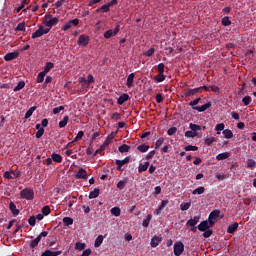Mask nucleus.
<instances>
[{"instance_id": "nucleus-1", "label": "nucleus", "mask_w": 256, "mask_h": 256, "mask_svg": "<svg viewBox=\"0 0 256 256\" xmlns=\"http://www.w3.org/2000/svg\"><path fill=\"white\" fill-rule=\"evenodd\" d=\"M200 101H201V97L196 98L195 100L189 102V106L192 107L193 111H198V113H204V111H207V109H210L211 102H208L202 106H197L199 105Z\"/></svg>"}, {"instance_id": "nucleus-2", "label": "nucleus", "mask_w": 256, "mask_h": 256, "mask_svg": "<svg viewBox=\"0 0 256 256\" xmlns=\"http://www.w3.org/2000/svg\"><path fill=\"white\" fill-rule=\"evenodd\" d=\"M53 15L48 14L45 16V20H44V25L49 29V31H51V29H53L54 25H57V23H59V18L54 17L52 18Z\"/></svg>"}, {"instance_id": "nucleus-3", "label": "nucleus", "mask_w": 256, "mask_h": 256, "mask_svg": "<svg viewBox=\"0 0 256 256\" xmlns=\"http://www.w3.org/2000/svg\"><path fill=\"white\" fill-rule=\"evenodd\" d=\"M20 197L21 199H26V201H33V199H35V192L33 189L24 188L20 192Z\"/></svg>"}, {"instance_id": "nucleus-4", "label": "nucleus", "mask_w": 256, "mask_h": 256, "mask_svg": "<svg viewBox=\"0 0 256 256\" xmlns=\"http://www.w3.org/2000/svg\"><path fill=\"white\" fill-rule=\"evenodd\" d=\"M47 235H49V233L47 231H43L35 239L30 240V248L35 249V247H38L39 243H41V239H43V237H47Z\"/></svg>"}, {"instance_id": "nucleus-5", "label": "nucleus", "mask_w": 256, "mask_h": 256, "mask_svg": "<svg viewBox=\"0 0 256 256\" xmlns=\"http://www.w3.org/2000/svg\"><path fill=\"white\" fill-rule=\"evenodd\" d=\"M119 31H121V22L116 23V27L114 30H107L104 33V39H111V37H115V35H117Z\"/></svg>"}, {"instance_id": "nucleus-6", "label": "nucleus", "mask_w": 256, "mask_h": 256, "mask_svg": "<svg viewBox=\"0 0 256 256\" xmlns=\"http://www.w3.org/2000/svg\"><path fill=\"white\" fill-rule=\"evenodd\" d=\"M47 33H49V29H46L45 27L40 25V26H38V30H36L32 34V39H37L39 37H43V35H47Z\"/></svg>"}, {"instance_id": "nucleus-7", "label": "nucleus", "mask_w": 256, "mask_h": 256, "mask_svg": "<svg viewBox=\"0 0 256 256\" xmlns=\"http://www.w3.org/2000/svg\"><path fill=\"white\" fill-rule=\"evenodd\" d=\"M89 41H91V37H89L85 34H82V35L79 36L77 44L80 47H87L89 45Z\"/></svg>"}, {"instance_id": "nucleus-8", "label": "nucleus", "mask_w": 256, "mask_h": 256, "mask_svg": "<svg viewBox=\"0 0 256 256\" xmlns=\"http://www.w3.org/2000/svg\"><path fill=\"white\" fill-rule=\"evenodd\" d=\"M183 251H185V245L183 242H176L174 244V255L181 256L183 255Z\"/></svg>"}, {"instance_id": "nucleus-9", "label": "nucleus", "mask_w": 256, "mask_h": 256, "mask_svg": "<svg viewBox=\"0 0 256 256\" xmlns=\"http://www.w3.org/2000/svg\"><path fill=\"white\" fill-rule=\"evenodd\" d=\"M131 161V158L129 156L125 157L123 160L116 159L115 165H117V171H123V165H127Z\"/></svg>"}, {"instance_id": "nucleus-10", "label": "nucleus", "mask_w": 256, "mask_h": 256, "mask_svg": "<svg viewBox=\"0 0 256 256\" xmlns=\"http://www.w3.org/2000/svg\"><path fill=\"white\" fill-rule=\"evenodd\" d=\"M77 25H79V19L76 18V19L70 20L62 27V31H69L71 27H77Z\"/></svg>"}, {"instance_id": "nucleus-11", "label": "nucleus", "mask_w": 256, "mask_h": 256, "mask_svg": "<svg viewBox=\"0 0 256 256\" xmlns=\"http://www.w3.org/2000/svg\"><path fill=\"white\" fill-rule=\"evenodd\" d=\"M76 179H88L87 170L84 168H79L78 172L75 174Z\"/></svg>"}, {"instance_id": "nucleus-12", "label": "nucleus", "mask_w": 256, "mask_h": 256, "mask_svg": "<svg viewBox=\"0 0 256 256\" xmlns=\"http://www.w3.org/2000/svg\"><path fill=\"white\" fill-rule=\"evenodd\" d=\"M17 57H19V52L18 51L9 52L4 56V60L13 61V59H17Z\"/></svg>"}, {"instance_id": "nucleus-13", "label": "nucleus", "mask_w": 256, "mask_h": 256, "mask_svg": "<svg viewBox=\"0 0 256 256\" xmlns=\"http://www.w3.org/2000/svg\"><path fill=\"white\" fill-rule=\"evenodd\" d=\"M127 183H129V178L125 177L117 183L116 187H117V189H119V191H123V189H125V186L127 185Z\"/></svg>"}, {"instance_id": "nucleus-14", "label": "nucleus", "mask_w": 256, "mask_h": 256, "mask_svg": "<svg viewBox=\"0 0 256 256\" xmlns=\"http://www.w3.org/2000/svg\"><path fill=\"white\" fill-rule=\"evenodd\" d=\"M201 88H194V89H188L186 92H184V97H193V95H197V93H200Z\"/></svg>"}, {"instance_id": "nucleus-15", "label": "nucleus", "mask_w": 256, "mask_h": 256, "mask_svg": "<svg viewBox=\"0 0 256 256\" xmlns=\"http://www.w3.org/2000/svg\"><path fill=\"white\" fill-rule=\"evenodd\" d=\"M199 219H201V216H194L187 221L186 225H188V227H195V225L199 223Z\"/></svg>"}, {"instance_id": "nucleus-16", "label": "nucleus", "mask_w": 256, "mask_h": 256, "mask_svg": "<svg viewBox=\"0 0 256 256\" xmlns=\"http://www.w3.org/2000/svg\"><path fill=\"white\" fill-rule=\"evenodd\" d=\"M161 241H163V237H161V236H154L151 239L150 245H151V247L155 248V247H157L159 245V243H161Z\"/></svg>"}, {"instance_id": "nucleus-17", "label": "nucleus", "mask_w": 256, "mask_h": 256, "mask_svg": "<svg viewBox=\"0 0 256 256\" xmlns=\"http://www.w3.org/2000/svg\"><path fill=\"white\" fill-rule=\"evenodd\" d=\"M127 101H129V94L127 93L120 95L119 98L117 99L118 105H123V103Z\"/></svg>"}, {"instance_id": "nucleus-18", "label": "nucleus", "mask_w": 256, "mask_h": 256, "mask_svg": "<svg viewBox=\"0 0 256 256\" xmlns=\"http://www.w3.org/2000/svg\"><path fill=\"white\" fill-rule=\"evenodd\" d=\"M219 215H221V210H213L208 217L214 221H219Z\"/></svg>"}, {"instance_id": "nucleus-19", "label": "nucleus", "mask_w": 256, "mask_h": 256, "mask_svg": "<svg viewBox=\"0 0 256 256\" xmlns=\"http://www.w3.org/2000/svg\"><path fill=\"white\" fill-rule=\"evenodd\" d=\"M239 229V223L234 222L233 224L229 225L227 228V233L233 234L235 231Z\"/></svg>"}, {"instance_id": "nucleus-20", "label": "nucleus", "mask_w": 256, "mask_h": 256, "mask_svg": "<svg viewBox=\"0 0 256 256\" xmlns=\"http://www.w3.org/2000/svg\"><path fill=\"white\" fill-rule=\"evenodd\" d=\"M9 209L14 217H17V215H19V209H17V205H15L14 202H10Z\"/></svg>"}, {"instance_id": "nucleus-21", "label": "nucleus", "mask_w": 256, "mask_h": 256, "mask_svg": "<svg viewBox=\"0 0 256 256\" xmlns=\"http://www.w3.org/2000/svg\"><path fill=\"white\" fill-rule=\"evenodd\" d=\"M149 161H146L144 164L140 163L138 166V172L139 173H143L144 171H147V169H149Z\"/></svg>"}, {"instance_id": "nucleus-22", "label": "nucleus", "mask_w": 256, "mask_h": 256, "mask_svg": "<svg viewBox=\"0 0 256 256\" xmlns=\"http://www.w3.org/2000/svg\"><path fill=\"white\" fill-rule=\"evenodd\" d=\"M61 253V251L46 250L41 254V256H58L61 255Z\"/></svg>"}, {"instance_id": "nucleus-23", "label": "nucleus", "mask_w": 256, "mask_h": 256, "mask_svg": "<svg viewBox=\"0 0 256 256\" xmlns=\"http://www.w3.org/2000/svg\"><path fill=\"white\" fill-rule=\"evenodd\" d=\"M198 229L200 231H207V229H209V222L207 220L202 221L199 225H198Z\"/></svg>"}, {"instance_id": "nucleus-24", "label": "nucleus", "mask_w": 256, "mask_h": 256, "mask_svg": "<svg viewBox=\"0 0 256 256\" xmlns=\"http://www.w3.org/2000/svg\"><path fill=\"white\" fill-rule=\"evenodd\" d=\"M134 79H135V73L129 74L128 77H127L126 86L129 87V88L133 87Z\"/></svg>"}, {"instance_id": "nucleus-25", "label": "nucleus", "mask_w": 256, "mask_h": 256, "mask_svg": "<svg viewBox=\"0 0 256 256\" xmlns=\"http://www.w3.org/2000/svg\"><path fill=\"white\" fill-rule=\"evenodd\" d=\"M36 110H37V106L30 107L25 113L24 119H29V117H31V115H33V113H35Z\"/></svg>"}, {"instance_id": "nucleus-26", "label": "nucleus", "mask_w": 256, "mask_h": 256, "mask_svg": "<svg viewBox=\"0 0 256 256\" xmlns=\"http://www.w3.org/2000/svg\"><path fill=\"white\" fill-rule=\"evenodd\" d=\"M54 67L55 64L53 62H47L42 72H44L47 75V73H49V71H51V69H53Z\"/></svg>"}, {"instance_id": "nucleus-27", "label": "nucleus", "mask_w": 256, "mask_h": 256, "mask_svg": "<svg viewBox=\"0 0 256 256\" xmlns=\"http://www.w3.org/2000/svg\"><path fill=\"white\" fill-rule=\"evenodd\" d=\"M83 135H85V132L79 131L77 136L74 138L73 142L68 143L66 147H69L72 143H77L79 139H83Z\"/></svg>"}, {"instance_id": "nucleus-28", "label": "nucleus", "mask_w": 256, "mask_h": 256, "mask_svg": "<svg viewBox=\"0 0 256 256\" xmlns=\"http://www.w3.org/2000/svg\"><path fill=\"white\" fill-rule=\"evenodd\" d=\"M51 157H52V160L55 161V163H62L63 162V156H61L60 154L53 153L51 155Z\"/></svg>"}, {"instance_id": "nucleus-29", "label": "nucleus", "mask_w": 256, "mask_h": 256, "mask_svg": "<svg viewBox=\"0 0 256 256\" xmlns=\"http://www.w3.org/2000/svg\"><path fill=\"white\" fill-rule=\"evenodd\" d=\"M111 215H113L114 217H119L121 215V208L119 207H113L110 210Z\"/></svg>"}, {"instance_id": "nucleus-30", "label": "nucleus", "mask_w": 256, "mask_h": 256, "mask_svg": "<svg viewBox=\"0 0 256 256\" xmlns=\"http://www.w3.org/2000/svg\"><path fill=\"white\" fill-rule=\"evenodd\" d=\"M217 161H224V159H229V152L220 153L216 156Z\"/></svg>"}, {"instance_id": "nucleus-31", "label": "nucleus", "mask_w": 256, "mask_h": 256, "mask_svg": "<svg viewBox=\"0 0 256 256\" xmlns=\"http://www.w3.org/2000/svg\"><path fill=\"white\" fill-rule=\"evenodd\" d=\"M29 4V0H23L19 7L15 9L16 13H21L22 9H25V5Z\"/></svg>"}, {"instance_id": "nucleus-32", "label": "nucleus", "mask_w": 256, "mask_h": 256, "mask_svg": "<svg viewBox=\"0 0 256 256\" xmlns=\"http://www.w3.org/2000/svg\"><path fill=\"white\" fill-rule=\"evenodd\" d=\"M205 193V187L200 186L192 191V195H203Z\"/></svg>"}, {"instance_id": "nucleus-33", "label": "nucleus", "mask_w": 256, "mask_h": 256, "mask_svg": "<svg viewBox=\"0 0 256 256\" xmlns=\"http://www.w3.org/2000/svg\"><path fill=\"white\" fill-rule=\"evenodd\" d=\"M68 123H69V116H64L63 120L59 122L60 129L67 127Z\"/></svg>"}, {"instance_id": "nucleus-34", "label": "nucleus", "mask_w": 256, "mask_h": 256, "mask_svg": "<svg viewBox=\"0 0 256 256\" xmlns=\"http://www.w3.org/2000/svg\"><path fill=\"white\" fill-rule=\"evenodd\" d=\"M129 149H131V146H129L127 144H123V145L119 146V148H118L120 153H129Z\"/></svg>"}, {"instance_id": "nucleus-35", "label": "nucleus", "mask_w": 256, "mask_h": 256, "mask_svg": "<svg viewBox=\"0 0 256 256\" xmlns=\"http://www.w3.org/2000/svg\"><path fill=\"white\" fill-rule=\"evenodd\" d=\"M215 141H217V138L212 136V137H209V138H205L204 143L208 147H211V145H213V143H215Z\"/></svg>"}, {"instance_id": "nucleus-36", "label": "nucleus", "mask_w": 256, "mask_h": 256, "mask_svg": "<svg viewBox=\"0 0 256 256\" xmlns=\"http://www.w3.org/2000/svg\"><path fill=\"white\" fill-rule=\"evenodd\" d=\"M199 135L197 132H193V130H188L185 132V137L188 139H194V137H197Z\"/></svg>"}, {"instance_id": "nucleus-37", "label": "nucleus", "mask_w": 256, "mask_h": 256, "mask_svg": "<svg viewBox=\"0 0 256 256\" xmlns=\"http://www.w3.org/2000/svg\"><path fill=\"white\" fill-rule=\"evenodd\" d=\"M153 218V215L148 214L147 218L143 220L142 227H149V223H151V219Z\"/></svg>"}, {"instance_id": "nucleus-38", "label": "nucleus", "mask_w": 256, "mask_h": 256, "mask_svg": "<svg viewBox=\"0 0 256 256\" xmlns=\"http://www.w3.org/2000/svg\"><path fill=\"white\" fill-rule=\"evenodd\" d=\"M223 135L225 139H233V131H231L230 129L223 130Z\"/></svg>"}, {"instance_id": "nucleus-39", "label": "nucleus", "mask_w": 256, "mask_h": 256, "mask_svg": "<svg viewBox=\"0 0 256 256\" xmlns=\"http://www.w3.org/2000/svg\"><path fill=\"white\" fill-rule=\"evenodd\" d=\"M154 79L157 81V83H163V81L166 79L165 73H158Z\"/></svg>"}, {"instance_id": "nucleus-40", "label": "nucleus", "mask_w": 256, "mask_h": 256, "mask_svg": "<svg viewBox=\"0 0 256 256\" xmlns=\"http://www.w3.org/2000/svg\"><path fill=\"white\" fill-rule=\"evenodd\" d=\"M215 131H217V135H221V131H225V124L219 123L215 127Z\"/></svg>"}, {"instance_id": "nucleus-41", "label": "nucleus", "mask_w": 256, "mask_h": 256, "mask_svg": "<svg viewBox=\"0 0 256 256\" xmlns=\"http://www.w3.org/2000/svg\"><path fill=\"white\" fill-rule=\"evenodd\" d=\"M111 9V6L107 4L102 5L99 9H97V12L102 11V13H109Z\"/></svg>"}, {"instance_id": "nucleus-42", "label": "nucleus", "mask_w": 256, "mask_h": 256, "mask_svg": "<svg viewBox=\"0 0 256 256\" xmlns=\"http://www.w3.org/2000/svg\"><path fill=\"white\" fill-rule=\"evenodd\" d=\"M45 75H47L44 72H39L36 78V82L37 83H43V81H45Z\"/></svg>"}, {"instance_id": "nucleus-43", "label": "nucleus", "mask_w": 256, "mask_h": 256, "mask_svg": "<svg viewBox=\"0 0 256 256\" xmlns=\"http://www.w3.org/2000/svg\"><path fill=\"white\" fill-rule=\"evenodd\" d=\"M115 135H117L116 132H111V133L107 136V138H106V140H105L104 142H105V143H108V145H111V141H113V139H115Z\"/></svg>"}, {"instance_id": "nucleus-44", "label": "nucleus", "mask_w": 256, "mask_h": 256, "mask_svg": "<svg viewBox=\"0 0 256 256\" xmlns=\"http://www.w3.org/2000/svg\"><path fill=\"white\" fill-rule=\"evenodd\" d=\"M99 195V188H95L93 191L89 193V199H97Z\"/></svg>"}, {"instance_id": "nucleus-45", "label": "nucleus", "mask_w": 256, "mask_h": 256, "mask_svg": "<svg viewBox=\"0 0 256 256\" xmlns=\"http://www.w3.org/2000/svg\"><path fill=\"white\" fill-rule=\"evenodd\" d=\"M25 87V81H19L18 84L14 87L13 91H21Z\"/></svg>"}, {"instance_id": "nucleus-46", "label": "nucleus", "mask_w": 256, "mask_h": 256, "mask_svg": "<svg viewBox=\"0 0 256 256\" xmlns=\"http://www.w3.org/2000/svg\"><path fill=\"white\" fill-rule=\"evenodd\" d=\"M103 244V235H99L94 243V247H101V245Z\"/></svg>"}, {"instance_id": "nucleus-47", "label": "nucleus", "mask_w": 256, "mask_h": 256, "mask_svg": "<svg viewBox=\"0 0 256 256\" xmlns=\"http://www.w3.org/2000/svg\"><path fill=\"white\" fill-rule=\"evenodd\" d=\"M189 129H191V131H193L194 133H197V131H201V126L194 123H190Z\"/></svg>"}, {"instance_id": "nucleus-48", "label": "nucleus", "mask_w": 256, "mask_h": 256, "mask_svg": "<svg viewBox=\"0 0 256 256\" xmlns=\"http://www.w3.org/2000/svg\"><path fill=\"white\" fill-rule=\"evenodd\" d=\"M79 83L80 85L85 89L87 87H89V82L87 81V79H85V77H80L79 78Z\"/></svg>"}, {"instance_id": "nucleus-49", "label": "nucleus", "mask_w": 256, "mask_h": 256, "mask_svg": "<svg viewBox=\"0 0 256 256\" xmlns=\"http://www.w3.org/2000/svg\"><path fill=\"white\" fill-rule=\"evenodd\" d=\"M137 149L140 151V153H147L149 151V145L142 144L139 145Z\"/></svg>"}, {"instance_id": "nucleus-50", "label": "nucleus", "mask_w": 256, "mask_h": 256, "mask_svg": "<svg viewBox=\"0 0 256 256\" xmlns=\"http://www.w3.org/2000/svg\"><path fill=\"white\" fill-rule=\"evenodd\" d=\"M86 244L83 242H76L75 244V249L76 251H83V249H85Z\"/></svg>"}, {"instance_id": "nucleus-51", "label": "nucleus", "mask_w": 256, "mask_h": 256, "mask_svg": "<svg viewBox=\"0 0 256 256\" xmlns=\"http://www.w3.org/2000/svg\"><path fill=\"white\" fill-rule=\"evenodd\" d=\"M63 223L66 225V227H69L70 225H73V218L71 217H64Z\"/></svg>"}, {"instance_id": "nucleus-52", "label": "nucleus", "mask_w": 256, "mask_h": 256, "mask_svg": "<svg viewBox=\"0 0 256 256\" xmlns=\"http://www.w3.org/2000/svg\"><path fill=\"white\" fill-rule=\"evenodd\" d=\"M191 208V203L187 202V203H182L180 205V209L181 211H189V209Z\"/></svg>"}, {"instance_id": "nucleus-53", "label": "nucleus", "mask_w": 256, "mask_h": 256, "mask_svg": "<svg viewBox=\"0 0 256 256\" xmlns=\"http://www.w3.org/2000/svg\"><path fill=\"white\" fill-rule=\"evenodd\" d=\"M222 25L224 27H229V25H231V20L229 19L228 16H225L224 18H222Z\"/></svg>"}, {"instance_id": "nucleus-54", "label": "nucleus", "mask_w": 256, "mask_h": 256, "mask_svg": "<svg viewBox=\"0 0 256 256\" xmlns=\"http://www.w3.org/2000/svg\"><path fill=\"white\" fill-rule=\"evenodd\" d=\"M202 235H203V237H204L205 239H209V237H211V235H213V230H211L210 228H208V229H206V230L204 231V233H203Z\"/></svg>"}, {"instance_id": "nucleus-55", "label": "nucleus", "mask_w": 256, "mask_h": 256, "mask_svg": "<svg viewBox=\"0 0 256 256\" xmlns=\"http://www.w3.org/2000/svg\"><path fill=\"white\" fill-rule=\"evenodd\" d=\"M50 213H51V207L44 206L42 208V215H44L45 217H47V215H49Z\"/></svg>"}, {"instance_id": "nucleus-56", "label": "nucleus", "mask_w": 256, "mask_h": 256, "mask_svg": "<svg viewBox=\"0 0 256 256\" xmlns=\"http://www.w3.org/2000/svg\"><path fill=\"white\" fill-rule=\"evenodd\" d=\"M199 147L193 146V145H188L184 147V151H198Z\"/></svg>"}, {"instance_id": "nucleus-57", "label": "nucleus", "mask_w": 256, "mask_h": 256, "mask_svg": "<svg viewBox=\"0 0 256 256\" xmlns=\"http://www.w3.org/2000/svg\"><path fill=\"white\" fill-rule=\"evenodd\" d=\"M255 165H256L255 160H253V159H248L247 160V168L248 169H253V167H255Z\"/></svg>"}, {"instance_id": "nucleus-58", "label": "nucleus", "mask_w": 256, "mask_h": 256, "mask_svg": "<svg viewBox=\"0 0 256 256\" xmlns=\"http://www.w3.org/2000/svg\"><path fill=\"white\" fill-rule=\"evenodd\" d=\"M28 223L30 225V227H35L36 223H37V220L35 218V216H31L29 219H28Z\"/></svg>"}, {"instance_id": "nucleus-59", "label": "nucleus", "mask_w": 256, "mask_h": 256, "mask_svg": "<svg viewBox=\"0 0 256 256\" xmlns=\"http://www.w3.org/2000/svg\"><path fill=\"white\" fill-rule=\"evenodd\" d=\"M242 103L245 105V107L249 106V103H251V96H245L242 99Z\"/></svg>"}, {"instance_id": "nucleus-60", "label": "nucleus", "mask_w": 256, "mask_h": 256, "mask_svg": "<svg viewBox=\"0 0 256 256\" xmlns=\"http://www.w3.org/2000/svg\"><path fill=\"white\" fill-rule=\"evenodd\" d=\"M157 71H158V73H165V64L164 63H159L157 65Z\"/></svg>"}, {"instance_id": "nucleus-61", "label": "nucleus", "mask_w": 256, "mask_h": 256, "mask_svg": "<svg viewBox=\"0 0 256 256\" xmlns=\"http://www.w3.org/2000/svg\"><path fill=\"white\" fill-rule=\"evenodd\" d=\"M15 31H25V22L19 23L15 28Z\"/></svg>"}, {"instance_id": "nucleus-62", "label": "nucleus", "mask_w": 256, "mask_h": 256, "mask_svg": "<svg viewBox=\"0 0 256 256\" xmlns=\"http://www.w3.org/2000/svg\"><path fill=\"white\" fill-rule=\"evenodd\" d=\"M175 133H177V127H171L170 129H168L167 131V135H169L170 137L172 135H175Z\"/></svg>"}, {"instance_id": "nucleus-63", "label": "nucleus", "mask_w": 256, "mask_h": 256, "mask_svg": "<svg viewBox=\"0 0 256 256\" xmlns=\"http://www.w3.org/2000/svg\"><path fill=\"white\" fill-rule=\"evenodd\" d=\"M155 53V48L148 49L147 52L144 53L146 57H153V54Z\"/></svg>"}, {"instance_id": "nucleus-64", "label": "nucleus", "mask_w": 256, "mask_h": 256, "mask_svg": "<svg viewBox=\"0 0 256 256\" xmlns=\"http://www.w3.org/2000/svg\"><path fill=\"white\" fill-rule=\"evenodd\" d=\"M111 119H114L115 121H119L121 119V114L118 112H115L111 115Z\"/></svg>"}]
</instances>
